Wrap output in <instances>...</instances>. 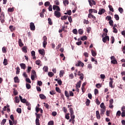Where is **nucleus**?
Masks as SVG:
<instances>
[{
    "label": "nucleus",
    "mask_w": 125,
    "mask_h": 125,
    "mask_svg": "<svg viewBox=\"0 0 125 125\" xmlns=\"http://www.w3.org/2000/svg\"><path fill=\"white\" fill-rule=\"evenodd\" d=\"M26 87L27 89H30V88H31V84H30L29 83H26Z\"/></svg>",
    "instance_id": "58"
},
{
    "label": "nucleus",
    "mask_w": 125,
    "mask_h": 125,
    "mask_svg": "<svg viewBox=\"0 0 125 125\" xmlns=\"http://www.w3.org/2000/svg\"><path fill=\"white\" fill-rule=\"evenodd\" d=\"M113 33H115V34H117V33H118V29H117V28H116V27H113Z\"/></svg>",
    "instance_id": "59"
},
{
    "label": "nucleus",
    "mask_w": 125,
    "mask_h": 125,
    "mask_svg": "<svg viewBox=\"0 0 125 125\" xmlns=\"http://www.w3.org/2000/svg\"><path fill=\"white\" fill-rule=\"evenodd\" d=\"M91 53L92 56H93L94 57L96 56V53H95V51H94V50H91Z\"/></svg>",
    "instance_id": "55"
},
{
    "label": "nucleus",
    "mask_w": 125,
    "mask_h": 125,
    "mask_svg": "<svg viewBox=\"0 0 125 125\" xmlns=\"http://www.w3.org/2000/svg\"><path fill=\"white\" fill-rule=\"evenodd\" d=\"M78 76H80L79 79L80 80H81L82 81H83V79L84 78V75H83V73H81V74H78Z\"/></svg>",
    "instance_id": "19"
},
{
    "label": "nucleus",
    "mask_w": 125,
    "mask_h": 125,
    "mask_svg": "<svg viewBox=\"0 0 125 125\" xmlns=\"http://www.w3.org/2000/svg\"><path fill=\"white\" fill-rule=\"evenodd\" d=\"M96 118L98 120H100V119H101V116L100 115V113H99V111L97 110L96 111Z\"/></svg>",
    "instance_id": "7"
},
{
    "label": "nucleus",
    "mask_w": 125,
    "mask_h": 125,
    "mask_svg": "<svg viewBox=\"0 0 125 125\" xmlns=\"http://www.w3.org/2000/svg\"><path fill=\"white\" fill-rule=\"evenodd\" d=\"M13 93L14 94V95L16 96V95H18V91H17L16 90V89L15 88H13Z\"/></svg>",
    "instance_id": "38"
},
{
    "label": "nucleus",
    "mask_w": 125,
    "mask_h": 125,
    "mask_svg": "<svg viewBox=\"0 0 125 125\" xmlns=\"http://www.w3.org/2000/svg\"><path fill=\"white\" fill-rule=\"evenodd\" d=\"M78 33H79V35H83V29H79Z\"/></svg>",
    "instance_id": "30"
},
{
    "label": "nucleus",
    "mask_w": 125,
    "mask_h": 125,
    "mask_svg": "<svg viewBox=\"0 0 125 125\" xmlns=\"http://www.w3.org/2000/svg\"><path fill=\"white\" fill-rule=\"evenodd\" d=\"M46 44H47V41H43V46L45 48L46 47Z\"/></svg>",
    "instance_id": "54"
},
{
    "label": "nucleus",
    "mask_w": 125,
    "mask_h": 125,
    "mask_svg": "<svg viewBox=\"0 0 125 125\" xmlns=\"http://www.w3.org/2000/svg\"><path fill=\"white\" fill-rule=\"evenodd\" d=\"M6 123V119H4L2 120V122H1V125H5Z\"/></svg>",
    "instance_id": "45"
},
{
    "label": "nucleus",
    "mask_w": 125,
    "mask_h": 125,
    "mask_svg": "<svg viewBox=\"0 0 125 125\" xmlns=\"http://www.w3.org/2000/svg\"><path fill=\"white\" fill-rule=\"evenodd\" d=\"M54 122H53V121H51L48 122V125H54Z\"/></svg>",
    "instance_id": "64"
},
{
    "label": "nucleus",
    "mask_w": 125,
    "mask_h": 125,
    "mask_svg": "<svg viewBox=\"0 0 125 125\" xmlns=\"http://www.w3.org/2000/svg\"><path fill=\"white\" fill-rule=\"evenodd\" d=\"M70 113H67L66 115H65V119H66V120H70Z\"/></svg>",
    "instance_id": "48"
},
{
    "label": "nucleus",
    "mask_w": 125,
    "mask_h": 125,
    "mask_svg": "<svg viewBox=\"0 0 125 125\" xmlns=\"http://www.w3.org/2000/svg\"><path fill=\"white\" fill-rule=\"evenodd\" d=\"M63 4L66 6V4H69V1L68 0H64L63 1Z\"/></svg>",
    "instance_id": "46"
},
{
    "label": "nucleus",
    "mask_w": 125,
    "mask_h": 125,
    "mask_svg": "<svg viewBox=\"0 0 125 125\" xmlns=\"http://www.w3.org/2000/svg\"><path fill=\"white\" fill-rule=\"evenodd\" d=\"M44 72H47L48 71V67L47 66H44L43 68Z\"/></svg>",
    "instance_id": "50"
},
{
    "label": "nucleus",
    "mask_w": 125,
    "mask_h": 125,
    "mask_svg": "<svg viewBox=\"0 0 125 125\" xmlns=\"http://www.w3.org/2000/svg\"><path fill=\"white\" fill-rule=\"evenodd\" d=\"M90 11H92V12H93L94 13H97V10L94 9H90L89 10V13H90Z\"/></svg>",
    "instance_id": "28"
},
{
    "label": "nucleus",
    "mask_w": 125,
    "mask_h": 125,
    "mask_svg": "<svg viewBox=\"0 0 125 125\" xmlns=\"http://www.w3.org/2000/svg\"><path fill=\"white\" fill-rule=\"evenodd\" d=\"M72 32L74 35H78V30H77V29H73Z\"/></svg>",
    "instance_id": "47"
},
{
    "label": "nucleus",
    "mask_w": 125,
    "mask_h": 125,
    "mask_svg": "<svg viewBox=\"0 0 125 125\" xmlns=\"http://www.w3.org/2000/svg\"><path fill=\"white\" fill-rule=\"evenodd\" d=\"M0 21L2 24L4 23V14H2L0 16Z\"/></svg>",
    "instance_id": "9"
},
{
    "label": "nucleus",
    "mask_w": 125,
    "mask_h": 125,
    "mask_svg": "<svg viewBox=\"0 0 125 125\" xmlns=\"http://www.w3.org/2000/svg\"><path fill=\"white\" fill-rule=\"evenodd\" d=\"M90 6L96 5V2L94 0H88Z\"/></svg>",
    "instance_id": "5"
},
{
    "label": "nucleus",
    "mask_w": 125,
    "mask_h": 125,
    "mask_svg": "<svg viewBox=\"0 0 125 125\" xmlns=\"http://www.w3.org/2000/svg\"><path fill=\"white\" fill-rule=\"evenodd\" d=\"M31 70H32V67L28 66L27 69L26 70L27 73H28L29 74V73H30V72H31Z\"/></svg>",
    "instance_id": "34"
},
{
    "label": "nucleus",
    "mask_w": 125,
    "mask_h": 125,
    "mask_svg": "<svg viewBox=\"0 0 125 125\" xmlns=\"http://www.w3.org/2000/svg\"><path fill=\"white\" fill-rule=\"evenodd\" d=\"M56 91H57V92H58L59 93H61V89H60V87H56Z\"/></svg>",
    "instance_id": "37"
},
{
    "label": "nucleus",
    "mask_w": 125,
    "mask_h": 125,
    "mask_svg": "<svg viewBox=\"0 0 125 125\" xmlns=\"http://www.w3.org/2000/svg\"><path fill=\"white\" fill-rule=\"evenodd\" d=\"M27 48L26 46H23L22 48L23 52H24V53H27V52H28Z\"/></svg>",
    "instance_id": "21"
},
{
    "label": "nucleus",
    "mask_w": 125,
    "mask_h": 125,
    "mask_svg": "<svg viewBox=\"0 0 125 125\" xmlns=\"http://www.w3.org/2000/svg\"><path fill=\"white\" fill-rule=\"evenodd\" d=\"M84 65V64L82 62H78V64H76V66H78V67L81 66V67H83Z\"/></svg>",
    "instance_id": "15"
},
{
    "label": "nucleus",
    "mask_w": 125,
    "mask_h": 125,
    "mask_svg": "<svg viewBox=\"0 0 125 125\" xmlns=\"http://www.w3.org/2000/svg\"><path fill=\"white\" fill-rule=\"evenodd\" d=\"M87 40V37L84 36L81 38V41H86Z\"/></svg>",
    "instance_id": "44"
},
{
    "label": "nucleus",
    "mask_w": 125,
    "mask_h": 125,
    "mask_svg": "<svg viewBox=\"0 0 125 125\" xmlns=\"http://www.w3.org/2000/svg\"><path fill=\"white\" fill-rule=\"evenodd\" d=\"M14 81L15 83H18L20 82V81L19 80V78H18V77H15L14 78Z\"/></svg>",
    "instance_id": "18"
},
{
    "label": "nucleus",
    "mask_w": 125,
    "mask_h": 125,
    "mask_svg": "<svg viewBox=\"0 0 125 125\" xmlns=\"http://www.w3.org/2000/svg\"><path fill=\"white\" fill-rule=\"evenodd\" d=\"M17 112L18 114H21L22 113V109L21 108H18L17 109Z\"/></svg>",
    "instance_id": "35"
},
{
    "label": "nucleus",
    "mask_w": 125,
    "mask_h": 125,
    "mask_svg": "<svg viewBox=\"0 0 125 125\" xmlns=\"http://www.w3.org/2000/svg\"><path fill=\"white\" fill-rule=\"evenodd\" d=\"M2 51L3 53H6V48L5 47H3L2 48Z\"/></svg>",
    "instance_id": "52"
},
{
    "label": "nucleus",
    "mask_w": 125,
    "mask_h": 125,
    "mask_svg": "<svg viewBox=\"0 0 125 125\" xmlns=\"http://www.w3.org/2000/svg\"><path fill=\"white\" fill-rule=\"evenodd\" d=\"M48 24H50L51 26L53 24L52 22V21H51V19L50 18H48Z\"/></svg>",
    "instance_id": "29"
},
{
    "label": "nucleus",
    "mask_w": 125,
    "mask_h": 125,
    "mask_svg": "<svg viewBox=\"0 0 125 125\" xmlns=\"http://www.w3.org/2000/svg\"><path fill=\"white\" fill-rule=\"evenodd\" d=\"M19 97H20V99L21 100V102L22 103H26V102H27V100H26L25 99H23L22 96H19Z\"/></svg>",
    "instance_id": "12"
},
{
    "label": "nucleus",
    "mask_w": 125,
    "mask_h": 125,
    "mask_svg": "<svg viewBox=\"0 0 125 125\" xmlns=\"http://www.w3.org/2000/svg\"><path fill=\"white\" fill-rule=\"evenodd\" d=\"M114 18L116 19L117 21H119V20H120V17H119L118 15H115Z\"/></svg>",
    "instance_id": "39"
},
{
    "label": "nucleus",
    "mask_w": 125,
    "mask_h": 125,
    "mask_svg": "<svg viewBox=\"0 0 125 125\" xmlns=\"http://www.w3.org/2000/svg\"><path fill=\"white\" fill-rule=\"evenodd\" d=\"M20 66H21V69H22V70H26V64L25 63H20Z\"/></svg>",
    "instance_id": "11"
},
{
    "label": "nucleus",
    "mask_w": 125,
    "mask_h": 125,
    "mask_svg": "<svg viewBox=\"0 0 125 125\" xmlns=\"http://www.w3.org/2000/svg\"><path fill=\"white\" fill-rule=\"evenodd\" d=\"M111 43H114L115 42V38L113 36L111 37Z\"/></svg>",
    "instance_id": "60"
},
{
    "label": "nucleus",
    "mask_w": 125,
    "mask_h": 125,
    "mask_svg": "<svg viewBox=\"0 0 125 125\" xmlns=\"http://www.w3.org/2000/svg\"><path fill=\"white\" fill-rule=\"evenodd\" d=\"M102 40L103 42H107H107H109V41H110V38L109 37V36H105L103 38Z\"/></svg>",
    "instance_id": "6"
},
{
    "label": "nucleus",
    "mask_w": 125,
    "mask_h": 125,
    "mask_svg": "<svg viewBox=\"0 0 125 125\" xmlns=\"http://www.w3.org/2000/svg\"><path fill=\"white\" fill-rule=\"evenodd\" d=\"M111 63H112V64H117V63H118V62H117V60H113L111 61Z\"/></svg>",
    "instance_id": "63"
},
{
    "label": "nucleus",
    "mask_w": 125,
    "mask_h": 125,
    "mask_svg": "<svg viewBox=\"0 0 125 125\" xmlns=\"http://www.w3.org/2000/svg\"><path fill=\"white\" fill-rule=\"evenodd\" d=\"M69 112L70 113V118L72 120H75V116L74 115V110L73 108L70 107L69 108Z\"/></svg>",
    "instance_id": "1"
},
{
    "label": "nucleus",
    "mask_w": 125,
    "mask_h": 125,
    "mask_svg": "<svg viewBox=\"0 0 125 125\" xmlns=\"http://www.w3.org/2000/svg\"><path fill=\"white\" fill-rule=\"evenodd\" d=\"M108 7L109 8L110 11H111L112 12H114V8H113V6L111 5H108Z\"/></svg>",
    "instance_id": "32"
},
{
    "label": "nucleus",
    "mask_w": 125,
    "mask_h": 125,
    "mask_svg": "<svg viewBox=\"0 0 125 125\" xmlns=\"http://www.w3.org/2000/svg\"><path fill=\"white\" fill-rule=\"evenodd\" d=\"M3 65L4 66H6V65H7L8 63H7V59H4L3 62Z\"/></svg>",
    "instance_id": "36"
},
{
    "label": "nucleus",
    "mask_w": 125,
    "mask_h": 125,
    "mask_svg": "<svg viewBox=\"0 0 125 125\" xmlns=\"http://www.w3.org/2000/svg\"><path fill=\"white\" fill-rule=\"evenodd\" d=\"M100 107L101 109H106V106H105V105H104V103H102L100 104Z\"/></svg>",
    "instance_id": "31"
},
{
    "label": "nucleus",
    "mask_w": 125,
    "mask_h": 125,
    "mask_svg": "<svg viewBox=\"0 0 125 125\" xmlns=\"http://www.w3.org/2000/svg\"><path fill=\"white\" fill-rule=\"evenodd\" d=\"M110 82H109V87H111V88H114V86H113V78H109Z\"/></svg>",
    "instance_id": "10"
},
{
    "label": "nucleus",
    "mask_w": 125,
    "mask_h": 125,
    "mask_svg": "<svg viewBox=\"0 0 125 125\" xmlns=\"http://www.w3.org/2000/svg\"><path fill=\"white\" fill-rule=\"evenodd\" d=\"M35 115H36V120H39V119H41V116H42V114L37 113H35Z\"/></svg>",
    "instance_id": "25"
},
{
    "label": "nucleus",
    "mask_w": 125,
    "mask_h": 125,
    "mask_svg": "<svg viewBox=\"0 0 125 125\" xmlns=\"http://www.w3.org/2000/svg\"><path fill=\"white\" fill-rule=\"evenodd\" d=\"M48 9L49 11H52V5H49Z\"/></svg>",
    "instance_id": "62"
},
{
    "label": "nucleus",
    "mask_w": 125,
    "mask_h": 125,
    "mask_svg": "<svg viewBox=\"0 0 125 125\" xmlns=\"http://www.w3.org/2000/svg\"><path fill=\"white\" fill-rule=\"evenodd\" d=\"M53 10H56L55 11H61V9H60V7L56 5H53Z\"/></svg>",
    "instance_id": "3"
},
{
    "label": "nucleus",
    "mask_w": 125,
    "mask_h": 125,
    "mask_svg": "<svg viewBox=\"0 0 125 125\" xmlns=\"http://www.w3.org/2000/svg\"><path fill=\"white\" fill-rule=\"evenodd\" d=\"M106 20H107V21H110V20H112V17H111V16H107L106 17V18H105Z\"/></svg>",
    "instance_id": "49"
},
{
    "label": "nucleus",
    "mask_w": 125,
    "mask_h": 125,
    "mask_svg": "<svg viewBox=\"0 0 125 125\" xmlns=\"http://www.w3.org/2000/svg\"><path fill=\"white\" fill-rule=\"evenodd\" d=\"M64 74H65V72H64L63 70H61L60 71V77L62 78L63 76L64 75Z\"/></svg>",
    "instance_id": "20"
},
{
    "label": "nucleus",
    "mask_w": 125,
    "mask_h": 125,
    "mask_svg": "<svg viewBox=\"0 0 125 125\" xmlns=\"http://www.w3.org/2000/svg\"><path fill=\"white\" fill-rule=\"evenodd\" d=\"M60 11H55L54 15L57 18H60L61 17V13L60 12Z\"/></svg>",
    "instance_id": "2"
},
{
    "label": "nucleus",
    "mask_w": 125,
    "mask_h": 125,
    "mask_svg": "<svg viewBox=\"0 0 125 125\" xmlns=\"http://www.w3.org/2000/svg\"><path fill=\"white\" fill-rule=\"evenodd\" d=\"M15 101L16 103H19L20 102V100H19L18 96H16L15 97Z\"/></svg>",
    "instance_id": "22"
},
{
    "label": "nucleus",
    "mask_w": 125,
    "mask_h": 125,
    "mask_svg": "<svg viewBox=\"0 0 125 125\" xmlns=\"http://www.w3.org/2000/svg\"><path fill=\"white\" fill-rule=\"evenodd\" d=\"M81 84H82V81H79L76 84V88H80L81 87Z\"/></svg>",
    "instance_id": "16"
},
{
    "label": "nucleus",
    "mask_w": 125,
    "mask_h": 125,
    "mask_svg": "<svg viewBox=\"0 0 125 125\" xmlns=\"http://www.w3.org/2000/svg\"><path fill=\"white\" fill-rule=\"evenodd\" d=\"M9 29L11 32H13L15 30V27H14L13 25H11L9 26Z\"/></svg>",
    "instance_id": "23"
},
{
    "label": "nucleus",
    "mask_w": 125,
    "mask_h": 125,
    "mask_svg": "<svg viewBox=\"0 0 125 125\" xmlns=\"http://www.w3.org/2000/svg\"><path fill=\"white\" fill-rule=\"evenodd\" d=\"M43 104L44 107H45L46 108V109H48L49 108V104H46L45 103H43Z\"/></svg>",
    "instance_id": "43"
},
{
    "label": "nucleus",
    "mask_w": 125,
    "mask_h": 125,
    "mask_svg": "<svg viewBox=\"0 0 125 125\" xmlns=\"http://www.w3.org/2000/svg\"><path fill=\"white\" fill-rule=\"evenodd\" d=\"M8 12H13L14 11V8H8Z\"/></svg>",
    "instance_id": "41"
},
{
    "label": "nucleus",
    "mask_w": 125,
    "mask_h": 125,
    "mask_svg": "<svg viewBox=\"0 0 125 125\" xmlns=\"http://www.w3.org/2000/svg\"><path fill=\"white\" fill-rule=\"evenodd\" d=\"M68 18V16H62L61 18V20H66Z\"/></svg>",
    "instance_id": "40"
},
{
    "label": "nucleus",
    "mask_w": 125,
    "mask_h": 125,
    "mask_svg": "<svg viewBox=\"0 0 125 125\" xmlns=\"http://www.w3.org/2000/svg\"><path fill=\"white\" fill-rule=\"evenodd\" d=\"M18 42H19V45L21 47H22V46H23L24 45V44L22 42V40H21V39H20L19 40Z\"/></svg>",
    "instance_id": "14"
},
{
    "label": "nucleus",
    "mask_w": 125,
    "mask_h": 125,
    "mask_svg": "<svg viewBox=\"0 0 125 125\" xmlns=\"http://www.w3.org/2000/svg\"><path fill=\"white\" fill-rule=\"evenodd\" d=\"M38 84L39 86H42V82L41 81H38Z\"/></svg>",
    "instance_id": "61"
},
{
    "label": "nucleus",
    "mask_w": 125,
    "mask_h": 125,
    "mask_svg": "<svg viewBox=\"0 0 125 125\" xmlns=\"http://www.w3.org/2000/svg\"><path fill=\"white\" fill-rule=\"evenodd\" d=\"M36 125H41V124L40 123V119H36Z\"/></svg>",
    "instance_id": "57"
},
{
    "label": "nucleus",
    "mask_w": 125,
    "mask_h": 125,
    "mask_svg": "<svg viewBox=\"0 0 125 125\" xmlns=\"http://www.w3.org/2000/svg\"><path fill=\"white\" fill-rule=\"evenodd\" d=\"M105 12V9H100L99 10V11L98 12V14H100V15H102L103 13H104Z\"/></svg>",
    "instance_id": "13"
},
{
    "label": "nucleus",
    "mask_w": 125,
    "mask_h": 125,
    "mask_svg": "<svg viewBox=\"0 0 125 125\" xmlns=\"http://www.w3.org/2000/svg\"><path fill=\"white\" fill-rule=\"evenodd\" d=\"M85 104L86 106H89V104H90V100H89L88 99H87Z\"/></svg>",
    "instance_id": "27"
},
{
    "label": "nucleus",
    "mask_w": 125,
    "mask_h": 125,
    "mask_svg": "<svg viewBox=\"0 0 125 125\" xmlns=\"http://www.w3.org/2000/svg\"><path fill=\"white\" fill-rule=\"evenodd\" d=\"M68 19L69 23H72L73 22V20L72 19L71 16H69Z\"/></svg>",
    "instance_id": "51"
},
{
    "label": "nucleus",
    "mask_w": 125,
    "mask_h": 125,
    "mask_svg": "<svg viewBox=\"0 0 125 125\" xmlns=\"http://www.w3.org/2000/svg\"><path fill=\"white\" fill-rule=\"evenodd\" d=\"M50 2L49 1H46L44 3V6H48L50 5Z\"/></svg>",
    "instance_id": "53"
},
{
    "label": "nucleus",
    "mask_w": 125,
    "mask_h": 125,
    "mask_svg": "<svg viewBox=\"0 0 125 125\" xmlns=\"http://www.w3.org/2000/svg\"><path fill=\"white\" fill-rule=\"evenodd\" d=\"M118 10L119 11V12L122 14V13H124V9H123V8L122 7H119L118 8Z\"/></svg>",
    "instance_id": "42"
},
{
    "label": "nucleus",
    "mask_w": 125,
    "mask_h": 125,
    "mask_svg": "<svg viewBox=\"0 0 125 125\" xmlns=\"http://www.w3.org/2000/svg\"><path fill=\"white\" fill-rule=\"evenodd\" d=\"M20 73V68L19 66L17 67L16 68V74L17 75H19Z\"/></svg>",
    "instance_id": "26"
},
{
    "label": "nucleus",
    "mask_w": 125,
    "mask_h": 125,
    "mask_svg": "<svg viewBox=\"0 0 125 125\" xmlns=\"http://www.w3.org/2000/svg\"><path fill=\"white\" fill-rule=\"evenodd\" d=\"M106 112V108H101V116H103L104 115V113Z\"/></svg>",
    "instance_id": "17"
},
{
    "label": "nucleus",
    "mask_w": 125,
    "mask_h": 125,
    "mask_svg": "<svg viewBox=\"0 0 125 125\" xmlns=\"http://www.w3.org/2000/svg\"><path fill=\"white\" fill-rule=\"evenodd\" d=\"M30 28L31 31H35L36 30V26H35V23H34V22L30 23Z\"/></svg>",
    "instance_id": "4"
},
{
    "label": "nucleus",
    "mask_w": 125,
    "mask_h": 125,
    "mask_svg": "<svg viewBox=\"0 0 125 125\" xmlns=\"http://www.w3.org/2000/svg\"><path fill=\"white\" fill-rule=\"evenodd\" d=\"M48 75L49 76V77H50V78H52V76H54V73L52 72H49L48 73Z\"/></svg>",
    "instance_id": "33"
},
{
    "label": "nucleus",
    "mask_w": 125,
    "mask_h": 125,
    "mask_svg": "<svg viewBox=\"0 0 125 125\" xmlns=\"http://www.w3.org/2000/svg\"><path fill=\"white\" fill-rule=\"evenodd\" d=\"M25 81L26 83H31L32 82L31 81V80H30V78H26Z\"/></svg>",
    "instance_id": "56"
},
{
    "label": "nucleus",
    "mask_w": 125,
    "mask_h": 125,
    "mask_svg": "<svg viewBox=\"0 0 125 125\" xmlns=\"http://www.w3.org/2000/svg\"><path fill=\"white\" fill-rule=\"evenodd\" d=\"M39 52L40 54H41V55H42V56H44V55L45 54V51H44V49H43L39 50Z\"/></svg>",
    "instance_id": "8"
},
{
    "label": "nucleus",
    "mask_w": 125,
    "mask_h": 125,
    "mask_svg": "<svg viewBox=\"0 0 125 125\" xmlns=\"http://www.w3.org/2000/svg\"><path fill=\"white\" fill-rule=\"evenodd\" d=\"M39 96L41 99H46V97H45V96L42 94H40Z\"/></svg>",
    "instance_id": "24"
}]
</instances>
